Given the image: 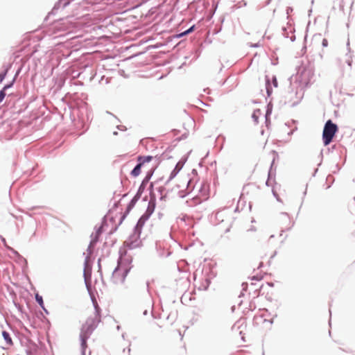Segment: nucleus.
Masks as SVG:
<instances>
[{
    "label": "nucleus",
    "instance_id": "nucleus-5",
    "mask_svg": "<svg viewBox=\"0 0 355 355\" xmlns=\"http://www.w3.org/2000/svg\"><path fill=\"white\" fill-rule=\"evenodd\" d=\"M128 270H127V269L122 270L121 268H118L114 272V279H117L118 277L120 276V277H121V282H123L125 276L128 274Z\"/></svg>",
    "mask_w": 355,
    "mask_h": 355
},
{
    "label": "nucleus",
    "instance_id": "nucleus-11",
    "mask_svg": "<svg viewBox=\"0 0 355 355\" xmlns=\"http://www.w3.org/2000/svg\"><path fill=\"white\" fill-rule=\"evenodd\" d=\"M101 232V227H98L97 231H96V239L93 241V242H96L97 239H98V236L100 235Z\"/></svg>",
    "mask_w": 355,
    "mask_h": 355
},
{
    "label": "nucleus",
    "instance_id": "nucleus-9",
    "mask_svg": "<svg viewBox=\"0 0 355 355\" xmlns=\"http://www.w3.org/2000/svg\"><path fill=\"white\" fill-rule=\"evenodd\" d=\"M261 114V112L259 110H254L252 116V118L254 119V121L257 123L258 122V119L259 117V116Z\"/></svg>",
    "mask_w": 355,
    "mask_h": 355
},
{
    "label": "nucleus",
    "instance_id": "nucleus-13",
    "mask_svg": "<svg viewBox=\"0 0 355 355\" xmlns=\"http://www.w3.org/2000/svg\"><path fill=\"white\" fill-rule=\"evenodd\" d=\"M5 76H6V73H0V81L1 82L5 78Z\"/></svg>",
    "mask_w": 355,
    "mask_h": 355
},
{
    "label": "nucleus",
    "instance_id": "nucleus-1",
    "mask_svg": "<svg viewBox=\"0 0 355 355\" xmlns=\"http://www.w3.org/2000/svg\"><path fill=\"white\" fill-rule=\"evenodd\" d=\"M94 311L93 313L88 317L82 327L81 339L83 345H86L87 338L91 335L101 322V309L96 301H94Z\"/></svg>",
    "mask_w": 355,
    "mask_h": 355
},
{
    "label": "nucleus",
    "instance_id": "nucleus-12",
    "mask_svg": "<svg viewBox=\"0 0 355 355\" xmlns=\"http://www.w3.org/2000/svg\"><path fill=\"white\" fill-rule=\"evenodd\" d=\"M327 45H328V41H327V39H325V38H324V39H323V40H322V46H324V47H326V46H327Z\"/></svg>",
    "mask_w": 355,
    "mask_h": 355
},
{
    "label": "nucleus",
    "instance_id": "nucleus-14",
    "mask_svg": "<svg viewBox=\"0 0 355 355\" xmlns=\"http://www.w3.org/2000/svg\"><path fill=\"white\" fill-rule=\"evenodd\" d=\"M193 27H191L190 28L189 30H187L186 32L184 33V34H187L189 33H190L191 31H192Z\"/></svg>",
    "mask_w": 355,
    "mask_h": 355
},
{
    "label": "nucleus",
    "instance_id": "nucleus-7",
    "mask_svg": "<svg viewBox=\"0 0 355 355\" xmlns=\"http://www.w3.org/2000/svg\"><path fill=\"white\" fill-rule=\"evenodd\" d=\"M149 218L147 215L144 214L139 220L137 226H136V230L139 233H140L141 228L144 225V223Z\"/></svg>",
    "mask_w": 355,
    "mask_h": 355
},
{
    "label": "nucleus",
    "instance_id": "nucleus-8",
    "mask_svg": "<svg viewBox=\"0 0 355 355\" xmlns=\"http://www.w3.org/2000/svg\"><path fill=\"white\" fill-rule=\"evenodd\" d=\"M12 84L6 85L2 90L0 91V103L3 100L6 96V90L10 87Z\"/></svg>",
    "mask_w": 355,
    "mask_h": 355
},
{
    "label": "nucleus",
    "instance_id": "nucleus-2",
    "mask_svg": "<svg viewBox=\"0 0 355 355\" xmlns=\"http://www.w3.org/2000/svg\"><path fill=\"white\" fill-rule=\"evenodd\" d=\"M337 131L338 126L331 120H328L324 125L322 132V140L324 146H327L331 142Z\"/></svg>",
    "mask_w": 355,
    "mask_h": 355
},
{
    "label": "nucleus",
    "instance_id": "nucleus-3",
    "mask_svg": "<svg viewBox=\"0 0 355 355\" xmlns=\"http://www.w3.org/2000/svg\"><path fill=\"white\" fill-rule=\"evenodd\" d=\"M153 157L152 156H139L137 158L138 164L131 171V175L134 177H137L141 173L142 167H146L147 164L152 161Z\"/></svg>",
    "mask_w": 355,
    "mask_h": 355
},
{
    "label": "nucleus",
    "instance_id": "nucleus-4",
    "mask_svg": "<svg viewBox=\"0 0 355 355\" xmlns=\"http://www.w3.org/2000/svg\"><path fill=\"white\" fill-rule=\"evenodd\" d=\"M2 336L5 340V346L3 347V349H8L13 345L12 338L8 332L3 331L2 332Z\"/></svg>",
    "mask_w": 355,
    "mask_h": 355
},
{
    "label": "nucleus",
    "instance_id": "nucleus-10",
    "mask_svg": "<svg viewBox=\"0 0 355 355\" xmlns=\"http://www.w3.org/2000/svg\"><path fill=\"white\" fill-rule=\"evenodd\" d=\"M35 299H36V301L37 302V303L41 306H43V299H42V297L40 296V295L38 294H36L35 295Z\"/></svg>",
    "mask_w": 355,
    "mask_h": 355
},
{
    "label": "nucleus",
    "instance_id": "nucleus-6",
    "mask_svg": "<svg viewBox=\"0 0 355 355\" xmlns=\"http://www.w3.org/2000/svg\"><path fill=\"white\" fill-rule=\"evenodd\" d=\"M155 199H150L148 202L147 209L145 212V215H147L148 217H150V216L154 212L155 209Z\"/></svg>",
    "mask_w": 355,
    "mask_h": 355
}]
</instances>
